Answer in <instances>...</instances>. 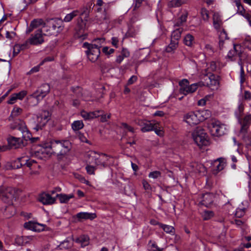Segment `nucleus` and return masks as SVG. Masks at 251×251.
Returning a JSON list of instances; mask_svg holds the SVG:
<instances>
[{
    "instance_id": "62",
    "label": "nucleus",
    "mask_w": 251,
    "mask_h": 251,
    "mask_svg": "<svg viewBox=\"0 0 251 251\" xmlns=\"http://www.w3.org/2000/svg\"><path fill=\"white\" fill-rule=\"evenodd\" d=\"M110 116H111L110 114H109L108 115H106V114L102 115L101 116V118H100L101 122H105L107 121V120L109 119L110 118Z\"/></svg>"
},
{
    "instance_id": "14",
    "label": "nucleus",
    "mask_w": 251,
    "mask_h": 251,
    "mask_svg": "<svg viewBox=\"0 0 251 251\" xmlns=\"http://www.w3.org/2000/svg\"><path fill=\"white\" fill-rule=\"evenodd\" d=\"M138 124L142 126L141 131L143 132H148L154 129V127H157L158 126V122L155 121H139Z\"/></svg>"
},
{
    "instance_id": "26",
    "label": "nucleus",
    "mask_w": 251,
    "mask_h": 251,
    "mask_svg": "<svg viewBox=\"0 0 251 251\" xmlns=\"http://www.w3.org/2000/svg\"><path fill=\"white\" fill-rule=\"evenodd\" d=\"M240 133L242 135L244 141L247 142L248 145L251 146V133L248 130L240 131Z\"/></svg>"
},
{
    "instance_id": "32",
    "label": "nucleus",
    "mask_w": 251,
    "mask_h": 251,
    "mask_svg": "<svg viewBox=\"0 0 251 251\" xmlns=\"http://www.w3.org/2000/svg\"><path fill=\"white\" fill-rule=\"evenodd\" d=\"M215 51V49L211 44H206L205 45V57L206 55L209 56H212Z\"/></svg>"
},
{
    "instance_id": "1",
    "label": "nucleus",
    "mask_w": 251,
    "mask_h": 251,
    "mask_svg": "<svg viewBox=\"0 0 251 251\" xmlns=\"http://www.w3.org/2000/svg\"><path fill=\"white\" fill-rule=\"evenodd\" d=\"M211 115L208 110H205V124L206 123L207 127L211 135L213 136H221L226 133V125L215 119H211L206 121V119Z\"/></svg>"
},
{
    "instance_id": "25",
    "label": "nucleus",
    "mask_w": 251,
    "mask_h": 251,
    "mask_svg": "<svg viewBox=\"0 0 251 251\" xmlns=\"http://www.w3.org/2000/svg\"><path fill=\"white\" fill-rule=\"evenodd\" d=\"M18 128L19 130L22 131L23 134H25L23 135V136L25 140L30 139V134L29 133L25 123L21 122L20 124L18 125Z\"/></svg>"
},
{
    "instance_id": "29",
    "label": "nucleus",
    "mask_w": 251,
    "mask_h": 251,
    "mask_svg": "<svg viewBox=\"0 0 251 251\" xmlns=\"http://www.w3.org/2000/svg\"><path fill=\"white\" fill-rule=\"evenodd\" d=\"M89 237L87 236L83 235L76 239V242L80 244L81 247H85L89 244Z\"/></svg>"
},
{
    "instance_id": "45",
    "label": "nucleus",
    "mask_w": 251,
    "mask_h": 251,
    "mask_svg": "<svg viewBox=\"0 0 251 251\" xmlns=\"http://www.w3.org/2000/svg\"><path fill=\"white\" fill-rule=\"evenodd\" d=\"M193 40V37L191 35L188 34L184 38V43L186 45L191 46L192 45Z\"/></svg>"
},
{
    "instance_id": "35",
    "label": "nucleus",
    "mask_w": 251,
    "mask_h": 251,
    "mask_svg": "<svg viewBox=\"0 0 251 251\" xmlns=\"http://www.w3.org/2000/svg\"><path fill=\"white\" fill-rule=\"evenodd\" d=\"M186 1V0H172L169 2L168 5L170 7H178L185 3Z\"/></svg>"
},
{
    "instance_id": "42",
    "label": "nucleus",
    "mask_w": 251,
    "mask_h": 251,
    "mask_svg": "<svg viewBox=\"0 0 251 251\" xmlns=\"http://www.w3.org/2000/svg\"><path fill=\"white\" fill-rule=\"evenodd\" d=\"M238 64L240 66V83L242 84L245 81V74L244 70V67L241 60L240 62H238Z\"/></svg>"
},
{
    "instance_id": "54",
    "label": "nucleus",
    "mask_w": 251,
    "mask_h": 251,
    "mask_svg": "<svg viewBox=\"0 0 251 251\" xmlns=\"http://www.w3.org/2000/svg\"><path fill=\"white\" fill-rule=\"evenodd\" d=\"M109 19V16L105 11H104L103 15H102L100 17V21H105L106 23H107Z\"/></svg>"
},
{
    "instance_id": "20",
    "label": "nucleus",
    "mask_w": 251,
    "mask_h": 251,
    "mask_svg": "<svg viewBox=\"0 0 251 251\" xmlns=\"http://www.w3.org/2000/svg\"><path fill=\"white\" fill-rule=\"evenodd\" d=\"M215 193L213 192H208L205 190V207H211L213 204Z\"/></svg>"
},
{
    "instance_id": "34",
    "label": "nucleus",
    "mask_w": 251,
    "mask_h": 251,
    "mask_svg": "<svg viewBox=\"0 0 251 251\" xmlns=\"http://www.w3.org/2000/svg\"><path fill=\"white\" fill-rule=\"evenodd\" d=\"M129 52L125 49H123L121 52V54L117 56L116 62L120 63L125 57H128L129 56Z\"/></svg>"
},
{
    "instance_id": "55",
    "label": "nucleus",
    "mask_w": 251,
    "mask_h": 251,
    "mask_svg": "<svg viewBox=\"0 0 251 251\" xmlns=\"http://www.w3.org/2000/svg\"><path fill=\"white\" fill-rule=\"evenodd\" d=\"M155 133L159 136L163 135V131L161 128L159 127V124L158 123V126L157 127H154V129H153Z\"/></svg>"
},
{
    "instance_id": "2",
    "label": "nucleus",
    "mask_w": 251,
    "mask_h": 251,
    "mask_svg": "<svg viewBox=\"0 0 251 251\" xmlns=\"http://www.w3.org/2000/svg\"><path fill=\"white\" fill-rule=\"evenodd\" d=\"M49 147L52 152L57 156L65 155L71 149V143L68 140H51Z\"/></svg>"
},
{
    "instance_id": "59",
    "label": "nucleus",
    "mask_w": 251,
    "mask_h": 251,
    "mask_svg": "<svg viewBox=\"0 0 251 251\" xmlns=\"http://www.w3.org/2000/svg\"><path fill=\"white\" fill-rule=\"evenodd\" d=\"M122 126L124 128L127 129L128 131L133 132H134V129L132 127L128 125L126 123H122Z\"/></svg>"
},
{
    "instance_id": "12",
    "label": "nucleus",
    "mask_w": 251,
    "mask_h": 251,
    "mask_svg": "<svg viewBox=\"0 0 251 251\" xmlns=\"http://www.w3.org/2000/svg\"><path fill=\"white\" fill-rule=\"evenodd\" d=\"M179 84L180 92L185 95L194 92L197 89V84H193L190 85L188 80L186 79L182 80L179 82Z\"/></svg>"
},
{
    "instance_id": "51",
    "label": "nucleus",
    "mask_w": 251,
    "mask_h": 251,
    "mask_svg": "<svg viewBox=\"0 0 251 251\" xmlns=\"http://www.w3.org/2000/svg\"><path fill=\"white\" fill-rule=\"evenodd\" d=\"M244 46L246 48L251 50V37L246 38L244 41Z\"/></svg>"
},
{
    "instance_id": "38",
    "label": "nucleus",
    "mask_w": 251,
    "mask_h": 251,
    "mask_svg": "<svg viewBox=\"0 0 251 251\" xmlns=\"http://www.w3.org/2000/svg\"><path fill=\"white\" fill-rule=\"evenodd\" d=\"M187 16V12L185 11L178 19L177 22L176 24V25L178 26L182 24V23L185 22L186 21Z\"/></svg>"
},
{
    "instance_id": "31",
    "label": "nucleus",
    "mask_w": 251,
    "mask_h": 251,
    "mask_svg": "<svg viewBox=\"0 0 251 251\" xmlns=\"http://www.w3.org/2000/svg\"><path fill=\"white\" fill-rule=\"evenodd\" d=\"M28 46L26 44V42H25V43L20 45V44H17L15 45L14 46L13 48V54L14 55H17L21 50H24L26 48H27Z\"/></svg>"
},
{
    "instance_id": "16",
    "label": "nucleus",
    "mask_w": 251,
    "mask_h": 251,
    "mask_svg": "<svg viewBox=\"0 0 251 251\" xmlns=\"http://www.w3.org/2000/svg\"><path fill=\"white\" fill-rule=\"evenodd\" d=\"M39 201L44 204H51L55 202V199L49 194L43 193L39 196Z\"/></svg>"
},
{
    "instance_id": "13",
    "label": "nucleus",
    "mask_w": 251,
    "mask_h": 251,
    "mask_svg": "<svg viewBox=\"0 0 251 251\" xmlns=\"http://www.w3.org/2000/svg\"><path fill=\"white\" fill-rule=\"evenodd\" d=\"M192 135L195 143L200 148H201L204 145V132L202 127H197Z\"/></svg>"
},
{
    "instance_id": "46",
    "label": "nucleus",
    "mask_w": 251,
    "mask_h": 251,
    "mask_svg": "<svg viewBox=\"0 0 251 251\" xmlns=\"http://www.w3.org/2000/svg\"><path fill=\"white\" fill-rule=\"evenodd\" d=\"M159 226L167 233H173L175 229L174 227L166 225L159 224Z\"/></svg>"
},
{
    "instance_id": "47",
    "label": "nucleus",
    "mask_w": 251,
    "mask_h": 251,
    "mask_svg": "<svg viewBox=\"0 0 251 251\" xmlns=\"http://www.w3.org/2000/svg\"><path fill=\"white\" fill-rule=\"evenodd\" d=\"M96 168L93 166V165L88 164L86 167V170L87 172L89 175H94L95 174V170Z\"/></svg>"
},
{
    "instance_id": "40",
    "label": "nucleus",
    "mask_w": 251,
    "mask_h": 251,
    "mask_svg": "<svg viewBox=\"0 0 251 251\" xmlns=\"http://www.w3.org/2000/svg\"><path fill=\"white\" fill-rule=\"evenodd\" d=\"M62 22L63 21L61 20L55 21L54 23L52 24V28L53 29L56 30L57 32L61 31L63 29V27L60 25V24H61Z\"/></svg>"
},
{
    "instance_id": "50",
    "label": "nucleus",
    "mask_w": 251,
    "mask_h": 251,
    "mask_svg": "<svg viewBox=\"0 0 251 251\" xmlns=\"http://www.w3.org/2000/svg\"><path fill=\"white\" fill-rule=\"evenodd\" d=\"M160 176L161 173L159 171H157L151 172L149 175V177L153 178L154 179L157 178Z\"/></svg>"
},
{
    "instance_id": "11",
    "label": "nucleus",
    "mask_w": 251,
    "mask_h": 251,
    "mask_svg": "<svg viewBox=\"0 0 251 251\" xmlns=\"http://www.w3.org/2000/svg\"><path fill=\"white\" fill-rule=\"evenodd\" d=\"M50 116V113L48 111L43 110L37 116V123L33 128L36 131L41 129L48 121Z\"/></svg>"
},
{
    "instance_id": "4",
    "label": "nucleus",
    "mask_w": 251,
    "mask_h": 251,
    "mask_svg": "<svg viewBox=\"0 0 251 251\" xmlns=\"http://www.w3.org/2000/svg\"><path fill=\"white\" fill-rule=\"evenodd\" d=\"M184 121L190 126L199 124L204 121L203 109H199L195 112H190L184 116Z\"/></svg>"
},
{
    "instance_id": "44",
    "label": "nucleus",
    "mask_w": 251,
    "mask_h": 251,
    "mask_svg": "<svg viewBox=\"0 0 251 251\" xmlns=\"http://www.w3.org/2000/svg\"><path fill=\"white\" fill-rule=\"evenodd\" d=\"M81 116L85 120L93 119L95 116V114L91 113V112L88 113L84 111L81 112Z\"/></svg>"
},
{
    "instance_id": "48",
    "label": "nucleus",
    "mask_w": 251,
    "mask_h": 251,
    "mask_svg": "<svg viewBox=\"0 0 251 251\" xmlns=\"http://www.w3.org/2000/svg\"><path fill=\"white\" fill-rule=\"evenodd\" d=\"M237 53H239L235 49V47H234V50L229 51L227 53V57L231 60H232V58Z\"/></svg>"
},
{
    "instance_id": "39",
    "label": "nucleus",
    "mask_w": 251,
    "mask_h": 251,
    "mask_svg": "<svg viewBox=\"0 0 251 251\" xmlns=\"http://www.w3.org/2000/svg\"><path fill=\"white\" fill-rule=\"evenodd\" d=\"M213 21L214 28L216 29H220L221 27V20L218 16L216 17L215 13L213 15Z\"/></svg>"
},
{
    "instance_id": "8",
    "label": "nucleus",
    "mask_w": 251,
    "mask_h": 251,
    "mask_svg": "<svg viewBox=\"0 0 251 251\" xmlns=\"http://www.w3.org/2000/svg\"><path fill=\"white\" fill-rule=\"evenodd\" d=\"M106 157L105 154L100 155L94 151H90L86 155V162L88 164L96 165L101 164L104 165V163L101 162V160H103L104 158H106Z\"/></svg>"
},
{
    "instance_id": "37",
    "label": "nucleus",
    "mask_w": 251,
    "mask_h": 251,
    "mask_svg": "<svg viewBox=\"0 0 251 251\" xmlns=\"http://www.w3.org/2000/svg\"><path fill=\"white\" fill-rule=\"evenodd\" d=\"M84 126L83 123L81 121H76L72 124V127L74 130H78Z\"/></svg>"
},
{
    "instance_id": "41",
    "label": "nucleus",
    "mask_w": 251,
    "mask_h": 251,
    "mask_svg": "<svg viewBox=\"0 0 251 251\" xmlns=\"http://www.w3.org/2000/svg\"><path fill=\"white\" fill-rule=\"evenodd\" d=\"M45 23L42 19L34 20L30 24V27L37 28L39 26L44 25Z\"/></svg>"
},
{
    "instance_id": "53",
    "label": "nucleus",
    "mask_w": 251,
    "mask_h": 251,
    "mask_svg": "<svg viewBox=\"0 0 251 251\" xmlns=\"http://www.w3.org/2000/svg\"><path fill=\"white\" fill-rule=\"evenodd\" d=\"M102 51L106 54H110L114 51L113 49H109L107 47H105L102 49Z\"/></svg>"
},
{
    "instance_id": "17",
    "label": "nucleus",
    "mask_w": 251,
    "mask_h": 251,
    "mask_svg": "<svg viewBox=\"0 0 251 251\" xmlns=\"http://www.w3.org/2000/svg\"><path fill=\"white\" fill-rule=\"evenodd\" d=\"M239 123L241 126L240 131L248 130L251 123V115L249 114L245 116L243 119H240Z\"/></svg>"
},
{
    "instance_id": "23",
    "label": "nucleus",
    "mask_w": 251,
    "mask_h": 251,
    "mask_svg": "<svg viewBox=\"0 0 251 251\" xmlns=\"http://www.w3.org/2000/svg\"><path fill=\"white\" fill-rule=\"evenodd\" d=\"M32 239L30 236H20L15 239V243L18 245L23 246L30 242Z\"/></svg>"
},
{
    "instance_id": "6",
    "label": "nucleus",
    "mask_w": 251,
    "mask_h": 251,
    "mask_svg": "<svg viewBox=\"0 0 251 251\" xmlns=\"http://www.w3.org/2000/svg\"><path fill=\"white\" fill-rule=\"evenodd\" d=\"M205 86L212 91L217 90L220 86V76L211 73H205Z\"/></svg>"
},
{
    "instance_id": "49",
    "label": "nucleus",
    "mask_w": 251,
    "mask_h": 251,
    "mask_svg": "<svg viewBox=\"0 0 251 251\" xmlns=\"http://www.w3.org/2000/svg\"><path fill=\"white\" fill-rule=\"evenodd\" d=\"M214 216V213L212 211L205 210V220H208Z\"/></svg>"
},
{
    "instance_id": "22",
    "label": "nucleus",
    "mask_w": 251,
    "mask_h": 251,
    "mask_svg": "<svg viewBox=\"0 0 251 251\" xmlns=\"http://www.w3.org/2000/svg\"><path fill=\"white\" fill-rule=\"evenodd\" d=\"M206 67L207 68L205 69V74L210 72H217L219 70V65L215 61H212L209 63H206Z\"/></svg>"
},
{
    "instance_id": "43",
    "label": "nucleus",
    "mask_w": 251,
    "mask_h": 251,
    "mask_svg": "<svg viewBox=\"0 0 251 251\" xmlns=\"http://www.w3.org/2000/svg\"><path fill=\"white\" fill-rule=\"evenodd\" d=\"M23 110L21 108L15 107L13 109L10 118L11 117H16L20 115L22 113Z\"/></svg>"
},
{
    "instance_id": "27",
    "label": "nucleus",
    "mask_w": 251,
    "mask_h": 251,
    "mask_svg": "<svg viewBox=\"0 0 251 251\" xmlns=\"http://www.w3.org/2000/svg\"><path fill=\"white\" fill-rule=\"evenodd\" d=\"M178 46V42L171 40L170 44L166 48V51L169 53H173Z\"/></svg>"
},
{
    "instance_id": "58",
    "label": "nucleus",
    "mask_w": 251,
    "mask_h": 251,
    "mask_svg": "<svg viewBox=\"0 0 251 251\" xmlns=\"http://www.w3.org/2000/svg\"><path fill=\"white\" fill-rule=\"evenodd\" d=\"M17 97V95H15V94H13L11 96L9 101H8V103L10 104L15 103V101L18 99Z\"/></svg>"
},
{
    "instance_id": "56",
    "label": "nucleus",
    "mask_w": 251,
    "mask_h": 251,
    "mask_svg": "<svg viewBox=\"0 0 251 251\" xmlns=\"http://www.w3.org/2000/svg\"><path fill=\"white\" fill-rule=\"evenodd\" d=\"M26 94V92L25 91H22L19 93L15 94V95H17V99L19 100H22Z\"/></svg>"
},
{
    "instance_id": "10",
    "label": "nucleus",
    "mask_w": 251,
    "mask_h": 251,
    "mask_svg": "<svg viewBox=\"0 0 251 251\" xmlns=\"http://www.w3.org/2000/svg\"><path fill=\"white\" fill-rule=\"evenodd\" d=\"M50 89V86L48 84H43L31 95V98L36 99L38 103L49 93Z\"/></svg>"
},
{
    "instance_id": "3",
    "label": "nucleus",
    "mask_w": 251,
    "mask_h": 251,
    "mask_svg": "<svg viewBox=\"0 0 251 251\" xmlns=\"http://www.w3.org/2000/svg\"><path fill=\"white\" fill-rule=\"evenodd\" d=\"M102 42V39H97L93 41L92 44H90L87 42L83 44V47L87 49L86 53L88 58L92 62H96L100 54V44H96V42Z\"/></svg>"
},
{
    "instance_id": "30",
    "label": "nucleus",
    "mask_w": 251,
    "mask_h": 251,
    "mask_svg": "<svg viewBox=\"0 0 251 251\" xmlns=\"http://www.w3.org/2000/svg\"><path fill=\"white\" fill-rule=\"evenodd\" d=\"M182 31L183 29L181 28H179L175 30L172 33L171 40L177 41L178 42V40L180 38Z\"/></svg>"
},
{
    "instance_id": "19",
    "label": "nucleus",
    "mask_w": 251,
    "mask_h": 251,
    "mask_svg": "<svg viewBox=\"0 0 251 251\" xmlns=\"http://www.w3.org/2000/svg\"><path fill=\"white\" fill-rule=\"evenodd\" d=\"M18 161L20 162V166H17V168H20L23 165H26L27 167L31 168L32 166L37 165V162L33 159L27 160L24 157L18 158Z\"/></svg>"
},
{
    "instance_id": "24",
    "label": "nucleus",
    "mask_w": 251,
    "mask_h": 251,
    "mask_svg": "<svg viewBox=\"0 0 251 251\" xmlns=\"http://www.w3.org/2000/svg\"><path fill=\"white\" fill-rule=\"evenodd\" d=\"M76 217L79 220H93L96 217V215L95 213H90L88 212H80L76 214Z\"/></svg>"
},
{
    "instance_id": "61",
    "label": "nucleus",
    "mask_w": 251,
    "mask_h": 251,
    "mask_svg": "<svg viewBox=\"0 0 251 251\" xmlns=\"http://www.w3.org/2000/svg\"><path fill=\"white\" fill-rule=\"evenodd\" d=\"M244 99L245 100H249L251 99V93L248 91H245Z\"/></svg>"
},
{
    "instance_id": "63",
    "label": "nucleus",
    "mask_w": 251,
    "mask_h": 251,
    "mask_svg": "<svg viewBox=\"0 0 251 251\" xmlns=\"http://www.w3.org/2000/svg\"><path fill=\"white\" fill-rule=\"evenodd\" d=\"M163 249L159 248L156 245L152 244L151 251H162Z\"/></svg>"
},
{
    "instance_id": "21",
    "label": "nucleus",
    "mask_w": 251,
    "mask_h": 251,
    "mask_svg": "<svg viewBox=\"0 0 251 251\" xmlns=\"http://www.w3.org/2000/svg\"><path fill=\"white\" fill-rule=\"evenodd\" d=\"M52 153L51 150L50 149L49 145L48 146H46L45 147H43L40 148V149L37 151H35L34 155L39 157L41 158L42 156H41V154L44 155H50Z\"/></svg>"
},
{
    "instance_id": "7",
    "label": "nucleus",
    "mask_w": 251,
    "mask_h": 251,
    "mask_svg": "<svg viewBox=\"0 0 251 251\" xmlns=\"http://www.w3.org/2000/svg\"><path fill=\"white\" fill-rule=\"evenodd\" d=\"M15 190L10 187L1 186L0 187V199L3 202L9 204L13 203Z\"/></svg>"
},
{
    "instance_id": "5",
    "label": "nucleus",
    "mask_w": 251,
    "mask_h": 251,
    "mask_svg": "<svg viewBox=\"0 0 251 251\" xmlns=\"http://www.w3.org/2000/svg\"><path fill=\"white\" fill-rule=\"evenodd\" d=\"M226 166L224 158L220 157L214 160H206L205 161V170L206 167L211 168V171L214 175H217L223 170Z\"/></svg>"
},
{
    "instance_id": "9",
    "label": "nucleus",
    "mask_w": 251,
    "mask_h": 251,
    "mask_svg": "<svg viewBox=\"0 0 251 251\" xmlns=\"http://www.w3.org/2000/svg\"><path fill=\"white\" fill-rule=\"evenodd\" d=\"M45 35V34L43 33L42 30L41 29H39L25 41L26 44L28 46L29 45L35 46L41 45L44 42V37Z\"/></svg>"
},
{
    "instance_id": "64",
    "label": "nucleus",
    "mask_w": 251,
    "mask_h": 251,
    "mask_svg": "<svg viewBox=\"0 0 251 251\" xmlns=\"http://www.w3.org/2000/svg\"><path fill=\"white\" fill-rule=\"evenodd\" d=\"M245 18L248 20L250 26H251V13H247L245 15Z\"/></svg>"
},
{
    "instance_id": "15",
    "label": "nucleus",
    "mask_w": 251,
    "mask_h": 251,
    "mask_svg": "<svg viewBox=\"0 0 251 251\" xmlns=\"http://www.w3.org/2000/svg\"><path fill=\"white\" fill-rule=\"evenodd\" d=\"M9 146L11 148L17 149L23 146L22 140L20 138L9 137L7 138Z\"/></svg>"
},
{
    "instance_id": "57",
    "label": "nucleus",
    "mask_w": 251,
    "mask_h": 251,
    "mask_svg": "<svg viewBox=\"0 0 251 251\" xmlns=\"http://www.w3.org/2000/svg\"><path fill=\"white\" fill-rule=\"evenodd\" d=\"M16 36V33L14 32H9L6 31V37L7 39H11L13 38Z\"/></svg>"
},
{
    "instance_id": "33",
    "label": "nucleus",
    "mask_w": 251,
    "mask_h": 251,
    "mask_svg": "<svg viewBox=\"0 0 251 251\" xmlns=\"http://www.w3.org/2000/svg\"><path fill=\"white\" fill-rule=\"evenodd\" d=\"M235 3L238 9V13L245 17V15L247 13H246L245 9L240 0H235Z\"/></svg>"
},
{
    "instance_id": "18",
    "label": "nucleus",
    "mask_w": 251,
    "mask_h": 251,
    "mask_svg": "<svg viewBox=\"0 0 251 251\" xmlns=\"http://www.w3.org/2000/svg\"><path fill=\"white\" fill-rule=\"evenodd\" d=\"M24 227L27 229L40 231L43 229V226L37 223L29 221L24 224Z\"/></svg>"
},
{
    "instance_id": "60",
    "label": "nucleus",
    "mask_w": 251,
    "mask_h": 251,
    "mask_svg": "<svg viewBox=\"0 0 251 251\" xmlns=\"http://www.w3.org/2000/svg\"><path fill=\"white\" fill-rule=\"evenodd\" d=\"M137 80V77L135 75H132L128 80L127 84L131 85Z\"/></svg>"
},
{
    "instance_id": "36",
    "label": "nucleus",
    "mask_w": 251,
    "mask_h": 251,
    "mask_svg": "<svg viewBox=\"0 0 251 251\" xmlns=\"http://www.w3.org/2000/svg\"><path fill=\"white\" fill-rule=\"evenodd\" d=\"M78 10H74L71 13L68 14L64 18L63 21L65 22H70L75 17L78 15Z\"/></svg>"
},
{
    "instance_id": "52",
    "label": "nucleus",
    "mask_w": 251,
    "mask_h": 251,
    "mask_svg": "<svg viewBox=\"0 0 251 251\" xmlns=\"http://www.w3.org/2000/svg\"><path fill=\"white\" fill-rule=\"evenodd\" d=\"M142 184L144 189L146 191H150L151 190V187L150 184L145 180L142 181Z\"/></svg>"
},
{
    "instance_id": "28",
    "label": "nucleus",
    "mask_w": 251,
    "mask_h": 251,
    "mask_svg": "<svg viewBox=\"0 0 251 251\" xmlns=\"http://www.w3.org/2000/svg\"><path fill=\"white\" fill-rule=\"evenodd\" d=\"M56 197L61 203H67L70 199L74 197L73 194L66 195L63 194H57Z\"/></svg>"
}]
</instances>
